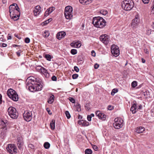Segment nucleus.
<instances>
[{"mask_svg":"<svg viewBox=\"0 0 154 154\" xmlns=\"http://www.w3.org/2000/svg\"><path fill=\"white\" fill-rule=\"evenodd\" d=\"M106 22L102 17H94L93 23L97 27L102 28L106 25Z\"/></svg>","mask_w":154,"mask_h":154,"instance_id":"1","label":"nucleus"},{"mask_svg":"<svg viewBox=\"0 0 154 154\" xmlns=\"http://www.w3.org/2000/svg\"><path fill=\"white\" fill-rule=\"evenodd\" d=\"M26 85L28 87L29 90L32 92L41 91L42 87L41 84L35 83L33 82H27Z\"/></svg>","mask_w":154,"mask_h":154,"instance_id":"2","label":"nucleus"},{"mask_svg":"<svg viewBox=\"0 0 154 154\" xmlns=\"http://www.w3.org/2000/svg\"><path fill=\"white\" fill-rule=\"evenodd\" d=\"M134 5V2L132 0H125L122 2V8L127 11L131 10Z\"/></svg>","mask_w":154,"mask_h":154,"instance_id":"3","label":"nucleus"},{"mask_svg":"<svg viewBox=\"0 0 154 154\" xmlns=\"http://www.w3.org/2000/svg\"><path fill=\"white\" fill-rule=\"evenodd\" d=\"M7 94L9 97L15 101L18 100V96L16 92L12 89H10L7 92Z\"/></svg>","mask_w":154,"mask_h":154,"instance_id":"4","label":"nucleus"},{"mask_svg":"<svg viewBox=\"0 0 154 154\" xmlns=\"http://www.w3.org/2000/svg\"><path fill=\"white\" fill-rule=\"evenodd\" d=\"M8 111L9 116L12 119H17L18 117V113L15 108L10 106L8 109Z\"/></svg>","mask_w":154,"mask_h":154,"instance_id":"5","label":"nucleus"},{"mask_svg":"<svg viewBox=\"0 0 154 154\" xmlns=\"http://www.w3.org/2000/svg\"><path fill=\"white\" fill-rule=\"evenodd\" d=\"M115 122L113 124L114 127L117 129L122 128L123 125V121L120 118H117L115 119Z\"/></svg>","mask_w":154,"mask_h":154,"instance_id":"6","label":"nucleus"},{"mask_svg":"<svg viewBox=\"0 0 154 154\" xmlns=\"http://www.w3.org/2000/svg\"><path fill=\"white\" fill-rule=\"evenodd\" d=\"M6 149L10 154H16L17 152L16 148L14 144H8V147L6 148Z\"/></svg>","mask_w":154,"mask_h":154,"instance_id":"7","label":"nucleus"},{"mask_svg":"<svg viewBox=\"0 0 154 154\" xmlns=\"http://www.w3.org/2000/svg\"><path fill=\"white\" fill-rule=\"evenodd\" d=\"M111 53L114 56L117 57L119 55L120 51L118 46H116L114 45H112L111 46Z\"/></svg>","mask_w":154,"mask_h":154,"instance_id":"8","label":"nucleus"},{"mask_svg":"<svg viewBox=\"0 0 154 154\" xmlns=\"http://www.w3.org/2000/svg\"><path fill=\"white\" fill-rule=\"evenodd\" d=\"M23 117L27 122L30 121L32 118V114L31 112L26 111L23 113Z\"/></svg>","mask_w":154,"mask_h":154,"instance_id":"9","label":"nucleus"},{"mask_svg":"<svg viewBox=\"0 0 154 154\" xmlns=\"http://www.w3.org/2000/svg\"><path fill=\"white\" fill-rule=\"evenodd\" d=\"M100 41L105 45L107 44L109 40V36L106 34L101 35L100 37Z\"/></svg>","mask_w":154,"mask_h":154,"instance_id":"10","label":"nucleus"},{"mask_svg":"<svg viewBox=\"0 0 154 154\" xmlns=\"http://www.w3.org/2000/svg\"><path fill=\"white\" fill-rule=\"evenodd\" d=\"M81 45V42L79 41H73L70 44L72 47L77 48H80Z\"/></svg>","mask_w":154,"mask_h":154,"instance_id":"11","label":"nucleus"},{"mask_svg":"<svg viewBox=\"0 0 154 154\" xmlns=\"http://www.w3.org/2000/svg\"><path fill=\"white\" fill-rule=\"evenodd\" d=\"M28 82H33L34 83L37 84H41V80L39 78H35L33 77H29L28 78Z\"/></svg>","mask_w":154,"mask_h":154,"instance_id":"12","label":"nucleus"},{"mask_svg":"<svg viewBox=\"0 0 154 154\" xmlns=\"http://www.w3.org/2000/svg\"><path fill=\"white\" fill-rule=\"evenodd\" d=\"M96 116L100 119L105 120L106 119V116L100 111H97L95 112Z\"/></svg>","mask_w":154,"mask_h":154,"instance_id":"13","label":"nucleus"},{"mask_svg":"<svg viewBox=\"0 0 154 154\" xmlns=\"http://www.w3.org/2000/svg\"><path fill=\"white\" fill-rule=\"evenodd\" d=\"M55 9V8L54 7H51L48 8L47 10L45 11L44 16L47 17L51 14L52 12Z\"/></svg>","mask_w":154,"mask_h":154,"instance_id":"14","label":"nucleus"},{"mask_svg":"<svg viewBox=\"0 0 154 154\" xmlns=\"http://www.w3.org/2000/svg\"><path fill=\"white\" fill-rule=\"evenodd\" d=\"M17 144L18 148L21 150L22 149V147L23 145V142L21 137H18L17 139Z\"/></svg>","mask_w":154,"mask_h":154,"instance_id":"15","label":"nucleus"},{"mask_svg":"<svg viewBox=\"0 0 154 154\" xmlns=\"http://www.w3.org/2000/svg\"><path fill=\"white\" fill-rule=\"evenodd\" d=\"M41 11V8L39 5L36 6L35 9L33 11L34 15L35 16H37L40 12Z\"/></svg>","mask_w":154,"mask_h":154,"instance_id":"16","label":"nucleus"},{"mask_svg":"<svg viewBox=\"0 0 154 154\" xmlns=\"http://www.w3.org/2000/svg\"><path fill=\"white\" fill-rule=\"evenodd\" d=\"M137 104L134 103L132 105L131 107L130 108V110L132 112V113L134 114L137 111Z\"/></svg>","mask_w":154,"mask_h":154,"instance_id":"17","label":"nucleus"},{"mask_svg":"<svg viewBox=\"0 0 154 154\" xmlns=\"http://www.w3.org/2000/svg\"><path fill=\"white\" fill-rule=\"evenodd\" d=\"M6 125L5 124V126L2 127V128L0 130V134L1 137H2V138H4L6 135Z\"/></svg>","mask_w":154,"mask_h":154,"instance_id":"18","label":"nucleus"},{"mask_svg":"<svg viewBox=\"0 0 154 154\" xmlns=\"http://www.w3.org/2000/svg\"><path fill=\"white\" fill-rule=\"evenodd\" d=\"M66 33L64 32H59L57 35V38L59 40L61 39L62 38H63L65 35Z\"/></svg>","mask_w":154,"mask_h":154,"instance_id":"19","label":"nucleus"},{"mask_svg":"<svg viewBox=\"0 0 154 154\" xmlns=\"http://www.w3.org/2000/svg\"><path fill=\"white\" fill-rule=\"evenodd\" d=\"M14 5H11L9 7V12L11 16V15L15 14V9L14 8Z\"/></svg>","mask_w":154,"mask_h":154,"instance_id":"20","label":"nucleus"},{"mask_svg":"<svg viewBox=\"0 0 154 154\" xmlns=\"http://www.w3.org/2000/svg\"><path fill=\"white\" fill-rule=\"evenodd\" d=\"M73 9L72 7L70 6H68L66 7L65 9L64 13H72Z\"/></svg>","mask_w":154,"mask_h":154,"instance_id":"21","label":"nucleus"},{"mask_svg":"<svg viewBox=\"0 0 154 154\" xmlns=\"http://www.w3.org/2000/svg\"><path fill=\"white\" fill-rule=\"evenodd\" d=\"M40 72L44 74L46 77L48 78L49 76V74L48 73L47 70L44 67L42 68Z\"/></svg>","mask_w":154,"mask_h":154,"instance_id":"22","label":"nucleus"},{"mask_svg":"<svg viewBox=\"0 0 154 154\" xmlns=\"http://www.w3.org/2000/svg\"><path fill=\"white\" fill-rule=\"evenodd\" d=\"M80 2L83 5H88L91 3L92 0H79Z\"/></svg>","mask_w":154,"mask_h":154,"instance_id":"23","label":"nucleus"},{"mask_svg":"<svg viewBox=\"0 0 154 154\" xmlns=\"http://www.w3.org/2000/svg\"><path fill=\"white\" fill-rule=\"evenodd\" d=\"M145 130V128L143 127H137L136 128V132L139 134L142 133Z\"/></svg>","mask_w":154,"mask_h":154,"instance_id":"24","label":"nucleus"},{"mask_svg":"<svg viewBox=\"0 0 154 154\" xmlns=\"http://www.w3.org/2000/svg\"><path fill=\"white\" fill-rule=\"evenodd\" d=\"M64 15L66 18L67 19L70 20L72 17V13H64Z\"/></svg>","mask_w":154,"mask_h":154,"instance_id":"25","label":"nucleus"},{"mask_svg":"<svg viewBox=\"0 0 154 154\" xmlns=\"http://www.w3.org/2000/svg\"><path fill=\"white\" fill-rule=\"evenodd\" d=\"M139 19L137 17H136L132 21L131 23V26H133L134 27L135 26V25L139 23Z\"/></svg>","mask_w":154,"mask_h":154,"instance_id":"26","label":"nucleus"},{"mask_svg":"<svg viewBox=\"0 0 154 154\" xmlns=\"http://www.w3.org/2000/svg\"><path fill=\"white\" fill-rule=\"evenodd\" d=\"M55 120L53 119L50 123L51 128L52 130H54L55 129Z\"/></svg>","mask_w":154,"mask_h":154,"instance_id":"27","label":"nucleus"},{"mask_svg":"<svg viewBox=\"0 0 154 154\" xmlns=\"http://www.w3.org/2000/svg\"><path fill=\"white\" fill-rule=\"evenodd\" d=\"M54 96L53 95L51 96L48 100V103L50 104L54 102Z\"/></svg>","mask_w":154,"mask_h":154,"instance_id":"28","label":"nucleus"},{"mask_svg":"<svg viewBox=\"0 0 154 154\" xmlns=\"http://www.w3.org/2000/svg\"><path fill=\"white\" fill-rule=\"evenodd\" d=\"M15 14H15L12 15L13 16L12 17V18L14 21L17 20L19 19L20 15V13H19L17 14Z\"/></svg>","mask_w":154,"mask_h":154,"instance_id":"29","label":"nucleus"},{"mask_svg":"<svg viewBox=\"0 0 154 154\" xmlns=\"http://www.w3.org/2000/svg\"><path fill=\"white\" fill-rule=\"evenodd\" d=\"M14 8L15 9V13H18V14L20 13V8L18 7L17 4H14Z\"/></svg>","mask_w":154,"mask_h":154,"instance_id":"30","label":"nucleus"},{"mask_svg":"<svg viewBox=\"0 0 154 154\" xmlns=\"http://www.w3.org/2000/svg\"><path fill=\"white\" fill-rule=\"evenodd\" d=\"M50 33L47 30L45 31L42 34L43 36L45 38L48 37Z\"/></svg>","mask_w":154,"mask_h":154,"instance_id":"31","label":"nucleus"},{"mask_svg":"<svg viewBox=\"0 0 154 154\" xmlns=\"http://www.w3.org/2000/svg\"><path fill=\"white\" fill-rule=\"evenodd\" d=\"M50 146V144L48 142H46L44 144V146L46 149H48Z\"/></svg>","mask_w":154,"mask_h":154,"instance_id":"32","label":"nucleus"},{"mask_svg":"<svg viewBox=\"0 0 154 154\" xmlns=\"http://www.w3.org/2000/svg\"><path fill=\"white\" fill-rule=\"evenodd\" d=\"M45 58L48 61H50L51 60V59L53 58L49 54H45Z\"/></svg>","mask_w":154,"mask_h":154,"instance_id":"33","label":"nucleus"},{"mask_svg":"<svg viewBox=\"0 0 154 154\" xmlns=\"http://www.w3.org/2000/svg\"><path fill=\"white\" fill-rule=\"evenodd\" d=\"M92 153V150L89 149H87L85 151V154H91Z\"/></svg>","mask_w":154,"mask_h":154,"instance_id":"34","label":"nucleus"},{"mask_svg":"<svg viewBox=\"0 0 154 154\" xmlns=\"http://www.w3.org/2000/svg\"><path fill=\"white\" fill-rule=\"evenodd\" d=\"M81 106L80 105L79 103H77L76 105V110L77 111L79 112L81 111Z\"/></svg>","mask_w":154,"mask_h":154,"instance_id":"35","label":"nucleus"},{"mask_svg":"<svg viewBox=\"0 0 154 154\" xmlns=\"http://www.w3.org/2000/svg\"><path fill=\"white\" fill-rule=\"evenodd\" d=\"M118 89L117 88H114L113 89L111 92V94L112 95H114L118 91Z\"/></svg>","mask_w":154,"mask_h":154,"instance_id":"36","label":"nucleus"},{"mask_svg":"<svg viewBox=\"0 0 154 154\" xmlns=\"http://www.w3.org/2000/svg\"><path fill=\"white\" fill-rule=\"evenodd\" d=\"M65 114L68 119H69L71 117L68 111H66L65 112Z\"/></svg>","mask_w":154,"mask_h":154,"instance_id":"37","label":"nucleus"},{"mask_svg":"<svg viewBox=\"0 0 154 154\" xmlns=\"http://www.w3.org/2000/svg\"><path fill=\"white\" fill-rule=\"evenodd\" d=\"M89 125V123L88 122L85 121L83 120L82 122V125L83 126H88Z\"/></svg>","mask_w":154,"mask_h":154,"instance_id":"38","label":"nucleus"},{"mask_svg":"<svg viewBox=\"0 0 154 154\" xmlns=\"http://www.w3.org/2000/svg\"><path fill=\"white\" fill-rule=\"evenodd\" d=\"M28 147L30 148V149L31 150L34 149H35L34 146L32 144L29 143L28 145Z\"/></svg>","mask_w":154,"mask_h":154,"instance_id":"39","label":"nucleus"},{"mask_svg":"<svg viewBox=\"0 0 154 154\" xmlns=\"http://www.w3.org/2000/svg\"><path fill=\"white\" fill-rule=\"evenodd\" d=\"M71 53L73 55H75L77 53V51L75 49H72L71 51Z\"/></svg>","mask_w":154,"mask_h":154,"instance_id":"40","label":"nucleus"},{"mask_svg":"<svg viewBox=\"0 0 154 154\" xmlns=\"http://www.w3.org/2000/svg\"><path fill=\"white\" fill-rule=\"evenodd\" d=\"M131 85L132 87L135 88L137 86V82L136 81H134L132 82Z\"/></svg>","mask_w":154,"mask_h":154,"instance_id":"41","label":"nucleus"},{"mask_svg":"<svg viewBox=\"0 0 154 154\" xmlns=\"http://www.w3.org/2000/svg\"><path fill=\"white\" fill-rule=\"evenodd\" d=\"M42 67H41L40 66H38L36 67V69L38 71H39L40 72Z\"/></svg>","mask_w":154,"mask_h":154,"instance_id":"42","label":"nucleus"},{"mask_svg":"<svg viewBox=\"0 0 154 154\" xmlns=\"http://www.w3.org/2000/svg\"><path fill=\"white\" fill-rule=\"evenodd\" d=\"M69 100L70 101L73 103H75V100L72 97H69Z\"/></svg>","mask_w":154,"mask_h":154,"instance_id":"43","label":"nucleus"},{"mask_svg":"<svg viewBox=\"0 0 154 154\" xmlns=\"http://www.w3.org/2000/svg\"><path fill=\"white\" fill-rule=\"evenodd\" d=\"M78 75L76 74H74L72 75V78L73 79L77 78L78 77Z\"/></svg>","mask_w":154,"mask_h":154,"instance_id":"44","label":"nucleus"},{"mask_svg":"<svg viewBox=\"0 0 154 154\" xmlns=\"http://www.w3.org/2000/svg\"><path fill=\"white\" fill-rule=\"evenodd\" d=\"M100 13H102L103 15H105L107 14L108 12L106 11H101Z\"/></svg>","mask_w":154,"mask_h":154,"instance_id":"45","label":"nucleus"},{"mask_svg":"<svg viewBox=\"0 0 154 154\" xmlns=\"http://www.w3.org/2000/svg\"><path fill=\"white\" fill-rule=\"evenodd\" d=\"M151 30L150 29H148L146 31V34L148 35H150L151 34Z\"/></svg>","mask_w":154,"mask_h":154,"instance_id":"46","label":"nucleus"},{"mask_svg":"<svg viewBox=\"0 0 154 154\" xmlns=\"http://www.w3.org/2000/svg\"><path fill=\"white\" fill-rule=\"evenodd\" d=\"M30 39L28 38H26L25 39V42L26 43H29L30 42Z\"/></svg>","mask_w":154,"mask_h":154,"instance_id":"47","label":"nucleus"},{"mask_svg":"<svg viewBox=\"0 0 154 154\" xmlns=\"http://www.w3.org/2000/svg\"><path fill=\"white\" fill-rule=\"evenodd\" d=\"M52 20L51 18H50L48 19V20H47L46 21H45L44 22V23L45 24H47L49 23L50 21H51Z\"/></svg>","mask_w":154,"mask_h":154,"instance_id":"48","label":"nucleus"},{"mask_svg":"<svg viewBox=\"0 0 154 154\" xmlns=\"http://www.w3.org/2000/svg\"><path fill=\"white\" fill-rule=\"evenodd\" d=\"M92 146L93 149L95 151H97L98 150V148L97 146L94 145H92Z\"/></svg>","mask_w":154,"mask_h":154,"instance_id":"49","label":"nucleus"},{"mask_svg":"<svg viewBox=\"0 0 154 154\" xmlns=\"http://www.w3.org/2000/svg\"><path fill=\"white\" fill-rule=\"evenodd\" d=\"M74 69L77 72H78L79 71V68L76 66H75L74 67Z\"/></svg>","mask_w":154,"mask_h":154,"instance_id":"50","label":"nucleus"},{"mask_svg":"<svg viewBox=\"0 0 154 154\" xmlns=\"http://www.w3.org/2000/svg\"><path fill=\"white\" fill-rule=\"evenodd\" d=\"M108 109L109 110H112L113 109V107L111 105H109L108 106Z\"/></svg>","mask_w":154,"mask_h":154,"instance_id":"51","label":"nucleus"},{"mask_svg":"<svg viewBox=\"0 0 154 154\" xmlns=\"http://www.w3.org/2000/svg\"><path fill=\"white\" fill-rule=\"evenodd\" d=\"M92 117L90 116V115H88L87 116V119L89 121H91V118Z\"/></svg>","mask_w":154,"mask_h":154,"instance_id":"52","label":"nucleus"},{"mask_svg":"<svg viewBox=\"0 0 154 154\" xmlns=\"http://www.w3.org/2000/svg\"><path fill=\"white\" fill-rule=\"evenodd\" d=\"M51 79L53 81H56L57 80V78L55 76H53L52 77Z\"/></svg>","mask_w":154,"mask_h":154,"instance_id":"53","label":"nucleus"},{"mask_svg":"<svg viewBox=\"0 0 154 154\" xmlns=\"http://www.w3.org/2000/svg\"><path fill=\"white\" fill-rule=\"evenodd\" d=\"M153 6L152 7V10H151V13L152 14H154V1L153 2Z\"/></svg>","mask_w":154,"mask_h":154,"instance_id":"54","label":"nucleus"},{"mask_svg":"<svg viewBox=\"0 0 154 154\" xmlns=\"http://www.w3.org/2000/svg\"><path fill=\"white\" fill-rule=\"evenodd\" d=\"M144 4H147L149 2L150 0H142Z\"/></svg>","mask_w":154,"mask_h":154,"instance_id":"55","label":"nucleus"},{"mask_svg":"<svg viewBox=\"0 0 154 154\" xmlns=\"http://www.w3.org/2000/svg\"><path fill=\"white\" fill-rule=\"evenodd\" d=\"M151 115L152 116H154V108H152L151 110Z\"/></svg>","mask_w":154,"mask_h":154,"instance_id":"56","label":"nucleus"},{"mask_svg":"<svg viewBox=\"0 0 154 154\" xmlns=\"http://www.w3.org/2000/svg\"><path fill=\"white\" fill-rule=\"evenodd\" d=\"M21 51L19 50L16 52V54L18 57H19L20 55Z\"/></svg>","mask_w":154,"mask_h":154,"instance_id":"57","label":"nucleus"},{"mask_svg":"<svg viewBox=\"0 0 154 154\" xmlns=\"http://www.w3.org/2000/svg\"><path fill=\"white\" fill-rule=\"evenodd\" d=\"M99 65L96 63L94 65V68L95 69H97L99 67Z\"/></svg>","mask_w":154,"mask_h":154,"instance_id":"58","label":"nucleus"},{"mask_svg":"<svg viewBox=\"0 0 154 154\" xmlns=\"http://www.w3.org/2000/svg\"><path fill=\"white\" fill-rule=\"evenodd\" d=\"M91 54L92 56L95 57V53L94 51H91Z\"/></svg>","mask_w":154,"mask_h":154,"instance_id":"59","label":"nucleus"},{"mask_svg":"<svg viewBox=\"0 0 154 154\" xmlns=\"http://www.w3.org/2000/svg\"><path fill=\"white\" fill-rule=\"evenodd\" d=\"M1 46L3 47H6L7 46V45L4 43L1 44Z\"/></svg>","mask_w":154,"mask_h":154,"instance_id":"60","label":"nucleus"},{"mask_svg":"<svg viewBox=\"0 0 154 154\" xmlns=\"http://www.w3.org/2000/svg\"><path fill=\"white\" fill-rule=\"evenodd\" d=\"M83 121V120H80L78 121V123L79 125H82V122Z\"/></svg>","mask_w":154,"mask_h":154,"instance_id":"61","label":"nucleus"},{"mask_svg":"<svg viewBox=\"0 0 154 154\" xmlns=\"http://www.w3.org/2000/svg\"><path fill=\"white\" fill-rule=\"evenodd\" d=\"M137 107H138L137 109H141L142 108V106L141 105H139Z\"/></svg>","mask_w":154,"mask_h":154,"instance_id":"62","label":"nucleus"},{"mask_svg":"<svg viewBox=\"0 0 154 154\" xmlns=\"http://www.w3.org/2000/svg\"><path fill=\"white\" fill-rule=\"evenodd\" d=\"M2 95L0 94V104H1L2 103Z\"/></svg>","mask_w":154,"mask_h":154,"instance_id":"63","label":"nucleus"},{"mask_svg":"<svg viewBox=\"0 0 154 154\" xmlns=\"http://www.w3.org/2000/svg\"><path fill=\"white\" fill-rule=\"evenodd\" d=\"M144 52L146 53V54H148L149 53V52L147 51V49H145L144 50Z\"/></svg>","mask_w":154,"mask_h":154,"instance_id":"64","label":"nucleus"}]
</instances>
